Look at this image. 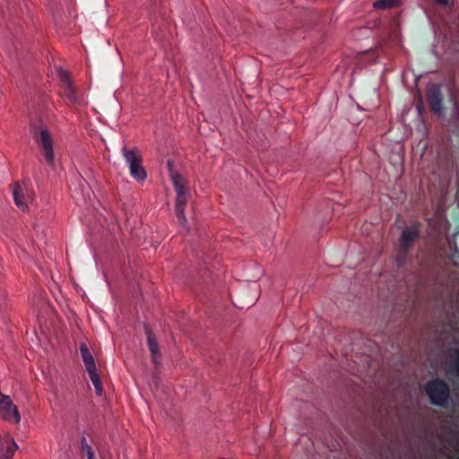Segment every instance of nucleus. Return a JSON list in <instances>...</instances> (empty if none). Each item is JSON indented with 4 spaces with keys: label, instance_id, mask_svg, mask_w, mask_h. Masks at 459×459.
Here are the masks:
<instances>
[{
    "label": "nucleus",
    "instance_id": "nucleus-1",
    "mask_svg": "<svg viewBox=\"0 0 459 459\" xmlns=\"http://www.w3.org/2000/svg\"><path fill=\"white\" fill-rule=\"evenodd\" d=\"M171 181L176 191L175 212L179 224L189 231V226L185 215V205L190 197V190L186 178L180 173H171Z\"/></svg>",
    "mask_w": 459,
    "mask_h": 459
},
{
    "label": "nucleus",
    "instance_id": "nucleus-2",
    "mask_svg": "<svg viewBox=\"0 0 459 459\" xmlns=\"http://www.w3.org/2000/svg\"><path fill=\"white\" fill-rule=\"evenodd\" d=\"M260 290L255 282H246L239 285L232 296V302L238 308L250 307L255 304Z\"/></svg>",
    "mask_w": 459,
    "mask_h": 459
},
{
    "label": "nucleus",
    "instance_id": "nucleus-3",
    "mask_svg": "<svg viewBox=\"0 0 459 459\" xmlns=\"http://www.w3.org/2000/svg\"><path fill=\"white\" fill-rule=\"evenodd\" d=\"M424 388L432 404L443 407L448 403L450 390L444 380L432 379L425 385Z\"/></svg>",
    "mask_w": 459,
    "mask_h": 459
},
{
    "label": "nucleus",
    "instance_id": "nucleus-4",
    "mask_svg": "<svg viewBox=\"0 0 459 459\" xmlns=\"http://www.w3.org/2000/svg\"><path fill=\"white\" fill-rule=\"evenodd\" d=\"M34 134L37 136V142L39 144L40 151L47 163L54 169L56 167L54 141L49 130L46 126L34 127Z\"/></svg>",
    "mask_w": 459,
    "mask_h": 459
},
{
    "label": "nucleus",
    "instance_id": "nucleus-5",
    "mask_svg": "<svg viewBox=\"0 0 459 459\" xmlns=\"http://www.w3.org/2000/svg\"><path fill=\"white\" fill-rule=\"evenodd\" d=\"M122 152L129 165L130 174L132 177L138 181H143L147 177V173L142 165L143 159L138 148L134 147L133 149L128 150L124 147L122 149Z\"/></svg>",
    "mask_w": 459,
    "mask_h": 459
},
{
    "label": "nucleus",
    "instance_id": "nucleus-6",
    "mask_svg": "<svg viewBox=\"0 0 459 459\" xmlns=\"http://www.w3.org/2000/svg\"><path fill=\"white\" fill-rule=\"evenodd\" d=\"M98 107L109 119L117 121L122 107L114 95L101 99Z\"/></svg>",
    "mask_w": 459,
    "mask_h": 459
},
{
    "label": "nucleus",
    "instance_id": "nucleus-7",
    "mask_svg": "<svg viewBox=\"0 0 459 459\" xmlns=\"http://www.w3.org/2000/svg\"><path fill=\"white\" fill-rule=\"evenodd\" d=\"M143 329L144 333L147 337V345L149 347L151 356H152V362L154 365V368L156 370H158L161 366V353L160 345L158 343V341L156 337L154 336L152 329L149 327L148 325L143 324Z\"/></svg>",
    "mask_w": 459,
    "mask_h": 459
},
{
    "label": "nucleus",
    "instance_id": "nucleus-8",
    "mask_svg": "<svg viewBox=\"0 0 459 459\" xmlns=\"http://www.w3.org/2000/svg\"><path fill=\"white\" fill-rule=\"evenodd\" d=\"M427 98L430 110L438 117L443 116L442 93L437 84H431L427 89Z\"/></svg>",
    "mask_w": 459,
    "mask_h": 459
},
{
    "label": "nucleus",
    "instance_id": "nucleus-9",
    "mask_svg": "<svg viewBox=\"0 0 459 459\" xmlns=\"http://www.w3.org/2000/svg\"><path fill=\"white\" fill-rule=\"evenodd\" d=\"M419 238L420 230L416 224L404 228L399 239L402 251L407 253Z\"/></svg>",
    "mask_w": 459,
    "mask_h": 459
},
{
    "label": "nucleus",
    "instance_id": "nucleus-10",
    "mask_svg": "<svg viewBox=\"0 0 459 459\" xmlns=\"http://www.w3.org/2000/svg\"><path fill=\"white\" fill-rule=\"evenodd\" d=\"M13 195L16 206L23 212L29 210V202L32 200L31 195H28L27 190L19 182L13 185Z\"/></svg>",
    "mask_w": 459,
    "mask_h": 459
},
{
    "label": "nucleus",
    "instance_id": "nucleus-11",
    "mask_svg": "<svg viewBox=\"0 0 459 459\" xmlns=\"http://www.w3.org/2000/svg\"><path fill=\"white\" fill-rule=\"evenodd\" d=\"M57 76L60 80L61 85L64 89L65 95L71 102H78L79 98L76 95L75 88L72 82L71 76L68 71L58 68Z\"/></svg>",
    "mask_w": 459,
    "mask_h": 459
},
{
    "label": "nucleus",
    "instance_id": "nucleus-12",
    "mask_svg": "<svg viewBox=\"0 0 459 459\" xmlns=\"http://www.w3.org/2000/svg\"><path fill=\"white\" fill-rule=\"evenodd\" d=\"M80 353L83 360L86 371L97 368L94 358L86 343L82 342L80 344Z\"/></svg>",
    "mask_w": 459,
    "mask_h": 459
},
{
    "label": "nucleus",
    "instance_id": "nucleus-13",
    "mask_svg": "<svg viewBox=\"0 0 459 459\" xmlns=\"http://www.w3.org/2000/svg\"><path fill=\"white\" fill-rule=\"evenodd\" d=\"M5 451H3L4 443L0 441V459H10L13 457L14 452L18 449V446L13 438L9 436L6 437Z\"/></svg>",
    "mask_w": 459,
    "mask_h": 459
},
{
    "label": "nucleus",
    "instance_id": "nucleus-14",
    "mask_svg": "<svg viewBox=\"0 0 459 459\" xmlns=\"http://www.w3.org/2000/svg\"><path fill=\"white\" fill-rule=\"evenodd\" d=\"M87 372L89 374L91 381L92 382V384L94 385L96 394L98 396H102L103 395V387H102V382H101L100 374L98 372V369L95 368V369H92V370H90Z\"/></svg>",
    "mask_w": 459,
    "mask_h": 459
},
{
    "label": "nucleus",
    "instance_id": "nucleus-15",
    "mask_svg": "<svg viewBox=\"0 0 459 459\" xmlns=\"http://www.w3.org/2000/svg\"><path fill=\"white\" fill-rule=\"evenodd\" d=\"M399 5V0H377L373 4V7L378 10H387Z\"/></svg>",
    "mask_w": 459,
    "mask_h": 459
},
{
    "label": "nucleus",
    "instance_id": "nucleus-16",
    "mask_svg": "<svg viewBox=\"0 0 459 459\" xmlns=\"http://www.w3.org/2000/svg\"><path fill=\"white\" fill-rule=\"evenodd\" d=\"M451 373L459 377V350L456 351L455 358L451 365Z\"/></svg>",
    "mask_w": 459,
    "mask_h": 459
},
{
    "label": "nucleus",
    "instance_id": "nucleus-17",
    "mask_svg": "<svg viewBox=\"0 0 459 459\" xmlns=\"http://www.w3.org/2000/svg\"><path fill=\"white\" fill-rule=\"evenodd\" d=\"M81 450L82 451H85L87 453V455H90V453H93L91 446L88 445L87 443V440H86V437H82L81 438Z\"/></svg>",
    "mask_w": 459,
    "mask_h": 459
},
{
    "label": "nucleus",
    "instance_id": "nucleus-18",
    "mask_svg": "<svg viewBox=\"0 0 459 459\" xmlns=\"http://www.w3.org/2000/svg\"><path fill=\"white\" fill-rule=\"evenodd\" d=\"M406 254L401 250L400 254L396 257V263L399 267L403 266L406 260Z\"/></svg>",
    "mask_w": 459,
    "mask_h": 459
},
{
    "label": "nucleus",
    "instance_id": "nucleus-19",
    "mask_svg": "<svg viewBox=\"0 0 459 459\" xmlns=\"http://www.w3.org/2000/svg\"><path fill=\"white\" fill-rule=\"evenodd\" d=\"M167 165H168V169H169V177L170 178H171V173H178L177 170H175L173 169V162H172L171 160H168Z\"/></svg>",
    "mask_w": 459,
    "mask_h": 459
},
{
    "label": "nucleus",
    "instance_id": "nucleus-20",
    "mask_svg": "<svg viewBox=\"0 0 459 459\" xmlns=\"http://www.w3.org/2000/svg\"><path fill=\"white\" fill-rule=\"evenodd\" d=\"M152 380H153L154 385L156 387H159V385H160L161 379L156 373H153Z\"/></svg>",
    "mask_w": 459,
    "mask_h": 459
},
{
    "label": "nucleus",
    "instance_id": "nucleus-21",
    "mask_svg": "<svg viewBox=\"0 0 459 459\" xmlns=\"http://www.w3.org/2000/svg\"><path fill=\"white\" fill-rule=\"evenodd\" d=\"M438 4L440 5H444V6H446V5H449L450 4V0H435Z\"/></svg>",
    "mask_w": 459,
    "mask_h": 459
},
{
    "label": "nucleus",
    "instance_id": "nucleus-22",
    "mask_svg": "<svg viewBox=\"0 0 459 459\" xmlns=\"http://www.w3.org/2000/svg\"><path fill=\"white\" fill-rule=\"evenodd\" d=\"M87 459H94V454L90 453V455H87Z\"/></svg>",
    "mask_w": 459,
    "mask_h": 459
},
{
    "label": "nucleus",
    "instance_id": "nucleus-23",
    "mask_svg": "<svg viewBox=\"0 0 459 459\" xmlns=\"http://www.w3.org/2000/svg\"><path fill=\"white\" fill-rule=\"evenodd\" d=\"M117 58H118L119 62H121V57H120L119 54H117Z\"/></svg>",
    "mask_w": 459,
    "mask_h": 459
}]
</instances>
